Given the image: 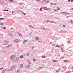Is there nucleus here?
<instances>
[{"label":"nucleus","mask_w":73,"mask_h":73,"mask_svg":"<svg viewBox=\"0 0 73 73\" xmlns=\"http://www.w3.org/2000/svg\"><path fill=\"white\" fill-rule=\"evenodd\" d=\"M53 62H57V61H55V60H53Z\"/></svg>","instance_id":"obj_36"},{"label":"nucleus","mask_w":73,"mask_h":73,"mask_svg":"<svg viewBox=\"0 0 73 73\" xmlns=\"http://www.w3.org/2000/svg\"><path fill=\"white\" fill-rule=\"evenodd\" d=\"M52 46H54L55 45V44H52Z\"/></svg>","instance_id":"obj_34"},{"label":"nucleus","mask_w":73,"mask_h":73,"mask_svg":"<svg viewBox=\"0 0 73 73\" xmlns=\"http://www.w3.org/2000/svg\"><path fill=\"white\" fill-rule=\"evenodd\" d=\"M41 0H36V1L37 2H39V1H40Z\"/></svg>","instance_id":"obj_20"},{"label":"nucleus","mask_w":73,"mask_h":73,"mask_svg":"<svg viewBox=\"0 0 73 73\" xmlns=\"http://www.w3.org/2000/svg\"><path fill=\"white\" fill-rule=\"evenodd\" d=\"M3 20V18H1L0 19V20Z\"/></svg>","instance_id":"obj_25"},{"label":"nucleus","mask_w":73,"mask_h":73,"mask_svg":"<svg viewBox=\"0 0 73 73\" xmlns=\"http://www.w3.org/2000/svg\"><path fill=\"white\" fill-rule=\"evenodd\" d=\"M61 49L62 50V52H63V51H62V50H63L62 49V46H61Z\"/></svg>","instance_id":"obj_15"},{"label":"nucleus","mask_w":73,"mask_h":73,"mask_svg":"<svg viewBox=\"0 0 73 73\" xmlns=\"http://www.w3.org/2000/svg\"><path fill=\"white\" fill-rule=\"evenodd\" d=\"M27 42V40H24L23 42V44H25L26 42Z\"/></svg>","instance_id":"obj_7"},{"label":"nucleus","mask_w":73,"mask_h":73,"mask_svg":"<svg viewBox=\"0 0 73 73\" xmlns=\"http://www.w3.org/2000/svg\"><path fill=\"white\" fill-rule=\"evenodd\" d=\"M66 13L65 12H62V15H65V14H66Z\"/></svg>","instance_id":"obj_14"},{"label":"nucleus","mask_w":73,"mask_h":73,"mask_svg":"<svg viewBox=\"0 0 73 73\" xmlns=\"http://www.w3.org/2000/svg\"><path fill=\"white\" fill-rule=\"evenodd\" d=\"M11 35H12L11 34Z\"/></svg>","instance_id":"obj_59"},{"label":"nucleus","mask_w":73,"mask_h":73,"mask_svg":"<svg viewBox=\"0 0 73 73\" xmlns=\"http://www.w3.org/2000/svg\"><path fill=\"white\" fill-rule=\"evenodd\" d=\"M60 70V69H58V70Z\"/></svg>","instance_id":"obj_55"},{"label":"nucleus","mask_w":73,"mask_h":73,"mask_svg":"<svg viewBox=\"0 0 73 73\" xmlns=\"http://www.w3.org/2000/svg\"><path fill=\"white\" fill-rule=\"evenodd\" d=\"M33 61H36V60H35V59H33Z\"/></svg>","instance_id":"obj_24"},{"label":"nucleus","mask_w":73,"mask_h":73,"mask_svg":"<svg viewBox=\"0 0 73 73\" xmlns=\"http://www.w3.org/2000/svg\"><path fill=\"white\" fill-rule=\"evenodd\" d=\"M12 13H15V12H14V11H12Z\"/></svg>","instance_id":"obj_35"},{"label":"nucleus","mask_w":73,"mask_h":73,"mask_svg":"<svg viewBox=\"0 0 73 73\" xmlns=\"http://www.w3.org/2000/svg\"><path fill=\"white\" fill-rule=\"evenodd\" d=\"M4 25V23H0V25Z\"/></svg>","instance_id":"obj_16"},{"label":"nucleus","mask_w":73,"mask_h":73,"mask_svg":"<svg viewBox=\"0 0 73 73\" xmlns=\"http://www.w3.org/2000/svg\"><path fill=\"white\" fill-rule=\"evenodd\" d=\"M43 29H45V28H43Z\"/></svg>","instance_id":"obj_54"},{"label":"nucleus","mask_w":73,"mask_h":73,"mask_svg":"<svg viewBox=\"0 0 73 73\" xmlns=\"http://www.w3.org/2000/svg\"><path fill=\"white\" fill-rule=\"evenodd\" d=\"M56 72H57V73H58V71H56Z\"/></svg>","instance_id":"obj_48"},{"label":"nucleus","mask_w":73,"mask_h":73,"mask_svg":"<svg viewBox=\"0 0 73 73\" xmlns=\"http://www.w3.org/2000/svg\"><path fill=\"white\" fill-rule=\"evenodd\" d=\"M17 72H20V70H17Z\"/></svg>","instance_id":"obj_37"},{"label":"nucleus","mask_w":73,"mask_h":73,"mask_svg":"<svg viewBox=\"0 0 73 73\" xmlns=\"http://www.w3.org/2000/svg\"><path fill=\"white\" fill-rule=\"evenodd\" d=\"M3 29H6V27H3Z\"/></svg>","instance_id":"obj_38"},{"label":"nucleus","mask_w":73,"mask_h":73,"mask_svg":"<svg viewBox=\"0 0 73 73\" xmlns=\"http://www.w3.org/2000/svg\"><path fill=\"white\" fill-rule=\"evenodd\" d=\"M56 47H57L58 48H60V46H58V45H57L56 46Z\"/></svg>","instance_id":"obj_17"},{"label":"nucleus","mask_w":73,"mask_h":73,"mask_svg":"<svg viewBox=\"0 0 73 73\" xmlns=\"http://www.w3.org/2000/svg\"><path fill=\"white\" fill-rule=\"evenodd\" d=\"M27 66L28 68H29V67L30 66H31V65H28Z\"/></svg>","instance_id":"obj_21"},{"label":"nucleus","mask_w":73,"mask_h":73,"mask_svg":"<svg viewBox=\"0 0 73 73\" xmlns=\"http://www.w3.org/2000/svg\"><path fill=\"white\" fill-rule=\"evenodd\" d=\"M23 15H25V13H23Z\"/></svg>","instance_id":"obj_44"},{"label":"nucleus","mask_w":73,"mask_h":73,"mask_svg":"<svg viewBox=\"0 0 73 73\" xmlns=\"http://www.w3.org/2000/svg\"><path fill=\"white\" fill-rule=\"evenodd\" d=\"M23 66H24V65L23 64H21L20 65V68H22L23 67Z\"/></svg>","instance_id":"obj_5"},{"label":"nucleus","mask_w":73,"mask_h":73,"mask_svg":"<svg viewBox=\"0 0 73 73\" xmlns=\"http://www.w3.org/2000/svg\"><path fill=\"white\" fill-rule=\"evenodd\" d=\"M5 72V71H4V70H3L2 71V73H4Z\"/></svg>","instance_id":"obj_23"},{"label":"nucleus","mask_w":73,"mask_h":73,"mask_svg":"<svg viewBox=\"0 0 73 73\" xmlns=\"http://www.w3.org/2000/svg\"><path fill=\"white\" fill-rule=\"evenodd\" d=\"M27 61H28V60H27Z\"/></svg>","instance_id":"obj_57"},{"label":"nucleus","mask_w":73,"mask_h":73,"mask_svg":"<svg viewBox=\"0 0 73 73\" xmlns=\"http://www.w3.org/2000/svg\"><path fill=\"white\" fill-rule=\"evenodd\" d=\"M50 23H54V24H55V22H53V21H51Z\"/></svg>","instance_id":"obj_18"},{"label":"nucleus","mask_w":73,"mask_h":73,"mask_svg":"<svg viewBox=\"0 0 73 73\" xmlns=\"http://www.w3.org/2000/svg\"><path fill=\"white\" fill-rule=\"evenodd\" d=\"M71 23H73V21L72 20H71L70 21Z\"/></svg>","instance_id":"obj_26"},{"label":"nucleus","mask_w":73,"mask_h":73,"mask_svg":"<svg viewBox=\"0 0 73 73\" xmlns=\"http://www.w3.org/2000/svg\"><path fill=\"white\" fill-rule=\"evenodd\" d=\"M63 27H65V25H64L63 26Z\"/></svg>","instance_id":"obj_53"},{"label":"nucleus","mask_w":73,"mask_h":73,"mask_svg":"<svg viewBox=\"0 0 73 73\" xmlns=\"http://www.w3.org/2000/svg\"><path fill=\"white\" fill-rule=\"evenodd\" d=\"M57 9L58 10H59V9H60V8L58 7V8H57Z\"/></svg>","instance_id":"obj_33"},{"label":"nucleus","mask_w":73,"mask_h":73,"mask_svg":"<svg viewBox=\"0 0 73 73\" xmlns=\"http://www.w3.org/2000/svg\"><path fill=\"white\" fill-rule=\"evenodd\" d=\"M20 58H23V55H21L20 56Z\"/></svg>","instance_id":"obj_13"},{"label":"nucleus","mask_w":73,"mask_h":73,"mask_svg":"<svg viewBox=\"0 0 73 73\" xmlns=\"http://www.w3.org/2000/svg\"><path fill=\"white\" fill-rule=\"evenodd\" d=\"M56 4H57V3H52L51 4V5H56Z\"/></svg>","instance_id":"obj_6"},{"label":"nucleus","mask_w":73,"mask_h":73,"mask_svg":"<svg viewBox=\"0 0 73 73\" xmlns=\"http://www.w3.org/2000/svg\"><path fill=\"white\" fill-rule=\"evenodd\" d=\"M54 11H57V12L58 11H57V10H54Z\"/></svg>","instance_id":"obj_43"},{"label":"nucleus","mask_w":73,"mask_h":73,"mask_svg":"<svg viewBox=\"0 0 73 73\" xmlns=\"http://www.w3.org/2000/svg\"><path fill=\"white\" fill-rule=\"evenodd\" d=\"M8 43H9V42H8L6 40L5 41V45H7V44H8Z\"/></svg>","instance_id":"obj_3"},{"label":"nucleus","mask_w":73,"mask_h":73,"mask_svg":"<svg viewBox=\"0 0 73 73\" xmlns=\"http://www.w3.org/2000/svg\"><path fill=\"white\" fill-rule=\"evenodd\" d=\"M71 42L70 41L67 42V43H70Z\"/></svg>","instance_id":"obj_30"},{"label":"nucleus","mask_w":73,"mask_h":73,"mask_svg":"<svg viewBox=\"0 0 73 73\" xmlns=\"http://www.w3.org/2000/svg\"><path fill=\"white\" fill-rule=\"evenodd\" d=\"M50 43H51V44H52V42H50Z\"/></svg>","instance_id":"obj_56"},{"label":"nucleus","mask_w":73,"mask_h":73,"mask_svg":"<svg viewBox=\"0 0 73 73\" xmlns=\"http://www.w3.org/2000/svg\"><path fill=\"white\" fill-rule=\"evenodd\" d=\"M18 35H19V36H22L21 34L20 33H18Z\"/></svg>","instance_id":"obj_12"},{"label":"nucleus","mask_w":73,"mask_h":73,"mask_svg":"<svg viewBox=\"0 0 73 73\" xmlns=\"http://www.w3.org/2000/svg\"><path fill=\"white\" fill-rule=\"evenodd\" d=\"M71 1L72 2H73V0H71Z\"/></svg>","instance_id":"obj_41"},{"label":"nucleus","mask_w":73,"mask_h":73,"mask_svg":"<svg viewBox=\"0 0 73 73\" xmlns=\"http://www.w3.org/2000/svg\"><path fill=\"white\" fill-rule=\"evenodd\" d=\"M8 11V10H4V11Z\"/></svg>","instance_id":"obj_29"},{"label":"nucleus","mask_w":73,"mask_h":73,"mask_svg":"<svg viewBox=\"0 0 73 73\" xmlns=\"http://www.w3.org/2000/svg\"><path fill=\"white\" fill-rule=\"evenodd\" d=\"M39 42H40V41H39Z\"/></svg>","instance_id":"obj_58"},{"label":"nucleus","mask_w":73,"mask_h":73,"mask_svg":"<svg viewBox=\"0 0 73 73\" xmlns=\"http://www.w3.org/2000/svg\"><path fill=\"white\" fill-rule=\"evenodd\" d=\"M68 2H70V0H68Z\"/></svg>","instance_id":"obj_42"},{"label":"nucleus","mask_w":73,"mask_h":73,"mask_svg":"<svg viewBox=\"0 0 73 73\" xmlns=\"http://www.w3.org/2000/svg\"><path fill=\"white\" fill-rule=\"evenodd\" d=\"M15 57H16V56L15 55H12L10 57V59L11 60H13V59H14V58H15Z\"/></svg>","instance_id":"obj_1"},{"label":"nucleus","mask_w":73,"mask_h":73,"mask_svg":"<svg viewBox=\"0 0 73 73\" xmlns=\"http://www.w3.org/2000/svg\"><path fill=\"white\" fill-rule=\"evenodd\" d=\"M20 4H21V5H23V3H21Z\"/></svg>","instance_id":"obj_49"},{"label":"nucleus","mask_w":73,"mask_h":73,"mask_svg":"<svg viewBox=\"0 0 73 73\" xmlns=\"http://www.w3.org/2000/svg\"><path fill=\"white\" fill-rule=\"evenodd\" d=\"M9 1H10V2L12 3V1H13V0H9Z\"/></svg>","instance_id":"obj_19"},{"label":"nucleus","mask_w":73,"mask_h":73,"mask_svg":"<svg viewBox=\"0 0 73 73\" xmlns=\"http://www.w3.org/2000/svg\"><path fill=\"white\" fill-rule=\"evenodd\" d=\"M15 60H15V62H16V61H17L18 60H19V57H17L15 59Z\"/></svg>","instance_id":"obj_4"},{"label":"nucleus","mask_w":73,"mask_h":73,"mask_svg":"<svg viewBox=\"0 0 73 73\" xmlns=\"http://www.w3.org/2000/svg\"><path fill=\"white\" fill-rule=\"evenodd\" d=\"M64 58V57H61V58Z\"/></svg>","instance_id":"obj_40"},{"label":"nucleus","mask_w":73,"mask_h":73,"mask_svg":"<svg viewBox=\"0 0 73 73\" xmlns=\"http://www.w3.org/2000/svg\"><path fill=\"white\" fill-rule=\"evenodd\" d=\"M3 69V68H1L0 69L1 70V69Z\"/></svg>","instance_id":"obj_45"},{"label":"nucleus","mask_w":73,"mask_h":73,"mask_svg":"<svg viewBox=\"0 0 73 73\" xmlns=\"http://www.w3.org/2000/svg\"><path fill=\"white\" fill-rule=\"evenodd\" d=\"M47 3H49V1H47Z\"/></svg>","instance_id":"obj_52"},{"label":"nucleus","mask_w":73,"mask_h":73,"mask_svg":"<svg viewBox=\"0 0 73 73\" xmlns=\"http://www.w3.org/2000/svg\"><path fill=\"white\" fill-rule=\"evenodd\" d=\"M43 9H44V10H47L48 9V8L46 7H44Z\"/></svg>","instance_id":"obj_9"},{"label":"nucleus","mask_w":73,"mask_h":73,"mask_svg":"<svg viewBox=\"0 0 73 73\" xmlns=\"http://www.w3.org/2000/svg\"><path fill=\"white\" fill-rule=\"evenodd\" d=\"M42 58H45V57L44 56H42Z\"/></svg>","instance_id":"obj_27"},{"label":"nucleus","mask_w":73,"mask_h":73,"mask_svg":"<svg viewBox=\"0 0 73 73\" xmlns=\"http://www.w3.org/2000/svg\"><path fill=\"white\" fill-rule=\"evenodd\" d=\"M73 8L71 9V10H73Z\"/></svg>","instance_id":"obj_51"},{"label":"nucleus","mask_w":73,"mask_h":73,"mask_svg":"<svg viewBox=\"0 0 73 73\" xmlns=\"http://www.w3.org/2000/svg\"><path fill=\"white\" fill-rule=\"evenodd\" d=\"M43 2H45V3H46V1L45 0H44L43 1Z\"/></svg>","instance_id":"obj_32"},{"label":"nucleus","mask_w":73,"mask_h":73,"mask_svg":"<svg viewBox=\"0 0 73 73\" xmlns=\"http://www.w3.org/2000/svg\"><path fill=\"white\" fill-rule=\"evenodd\" d=\"M64 62H69V61L67 60H64Z\"/></svg>","instance_id":"obj_8"},{"label":"nucleus","mask_w":73,"mask_h":73,"mask_svg":"<svg viewBox=\"0 0 73 73\" xmlns=\"http://www.w3.org/2000/svg\"><path fill=\"white\" fill-rule=\"evenodd\" d=\"M20 41V40H18L17 39H16L15 41H14V42L15 43H17V42H19Z\"/></svg>","instance_id":"obj_2"},{"label":"nucleus","mask_w":73,"mask_h":73,"mask_svg":"<svg viewBox=\"0 0 73 73\" xmlns=\"http://www.w3.org/2000/svg\"><path fill=\"white\" fill-rule=\"evenodd\" d=\"M29 35H30V36L31 35H32V34H31V33H30L29 34Z\"/></svg>","instance_id":"obj_39"},{"label":"nucleus","mask_w":73,"mask_h":73,"mask_svg":"<svg viewBox=\"0 0 73 73\" xmlns=\"http://www.w3.org/2000/svg\"><path fill=\"white\" fill-rule=\"evenodd\" d=\"M7 46V47H9V46Z\"/></svg>","instance_id":"obj_47"},{"label":"nucleus","mask_w":73,"mask_h":73,"mask_svg":"<svg viewBox=\"0 0 73 73\" xmlns=\"http://www.w3.org/2000/svg\"><path fill=\"white\" fill-rule=\"evenodd\" d=\"M40 11H42V7H41V8H40Z\"/></svg>","instance_id":"obj_22"},{"label":"nucleus","mask_w":73,"mask_h":73,"mask_svg":"<svg viewBox=\"0 0 73 73\" xmlns=\"http://www.w3.org/2000/svg\"><path fill=\"white\" fill-rule=\"evenodd\" d=\"M26 55H27V56H28V55H29V53H27V54H26Z\"/></svg>","instance_id":"obj_31"},{"label":"nucleus","mask_w":73,"mask_h":73,"mask_svg":"<svg viewBox=\"0 0 73 73\" xmlns=\"http://www.w3.org/2000/svg\"><path fill=\"white\" fill-rule=\"evenodd\" d=\"M35 39V40H39V38H38L37 37H36V38Z\"/></svg>","instance_id":"obj_10"},{"label":"nucleus","mask_w":73,"mask_h":73,"mask_svg":"<svg viewBox=\"0 0 73 73\" xmlns=\"http://www.w3.org/2000/svg\"><path fill=\"white\" fill-rule=\"evenodd\" d=\"M11 70H14V67L13 66H12L11 67Z\"/></svg>","instance_id":"obj_11"},{"label":"nucleus","mask_w":73,"mask_h":73,"mask_svg":"<svg viewBox=\"0 0 73 73\" xmlns=\"http://www.w3.org/2000/svg\"><path fill=\"white\" fill-rule=\"evenodd\" d=\"M29 27H31V28H32V26H31V25L29 26Z\"/></svg>","instance_id":"obj_28"},{"label":"nucleus","mask_w":73,"mask_h":73,"mask_svg":"<svg viewBox=\"0 0 73 73\" xmlns=\"http://www.w3.org/2000/svg\"><path fill=\"white\" fill-rule=\"evenodd\" d=\"M11 70H9V72H11Z\"/></svg>","instance_id":"obj_46"},{"label":"nucleus","mask_w":73,"mask_h":73,"mask_svg":"<svg viewBox=\"0 0 73 73\" xmlns=\"http://www.w3.org/2000/svg\"><path fill=\"white\" fill-rule=\"evenodd\" d=\"M33 48H34L33 47H32V49H33Z\"/></svg>","instance_id":"obj_50"}]
</instances>
